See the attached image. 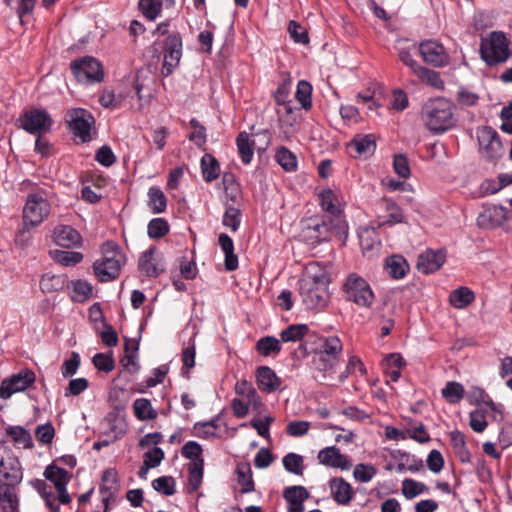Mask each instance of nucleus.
I'll return each mask as SVG.
<instances>
[{"label": "nucleus", "mask_w": 512, "mask_h": 512, "mask_svg": "<svg viewBox=\"0 0 512 512\" xmlns=\"http://www.w3.org/2000/svg\"><path fill=\"white\" fill-rule=\"evenodd\" d=\"M343 291L348 301L361 308H370L375 301V294L368 281L356 273L347 276Z\"/></svg>", "instance_id": "obj_3"}, {"label": "nucleus", "mask_w": 512, "mask_h": 512, "mask_svg": "<svg viewBox=\"0 0 512 512\" xmlns=\"http://www.w3.org/2000/svg\"><path fill=\"white\" fill-rule=\"evenodd\" d=\"M338 360L325 356V354H317L313 359L314 368L323 373L322 377L326 378L327 374H331Z\"/></svg>", "instance_id": "obj_57"}, {"label": "nucleus", "mask_w": 512, "mask_h": 512, "mask_svg": "<svg viewBox=\"0 0 512 512\" xmlns=\"http://www.w3.org/2000/svg\"><path fill=\"white\" fill-rule=\"evenodd\" d=\"M70 69L77 81L84 84L100 82L104 77L101 63L91 56H85L72 61Z\"/></svg>", "instance_id": "obj_5"}, {"label": "nucleus", "mask_w": 512, "mask_h": 512, "mask_svg": "<svg viewBox=\"0 0 512 512\" xmlns=\"http://www.w3.org/2000/svg\"><path fill=\"white\" fill-rule=\"evenodd\" d=\"M428 490L429 488L424 483L411 478H405L402 481L401 491L403 496L408 500H412Z\"/></svg>", "instance_id": "obj_47"}, {"label": "nucleus", "mask_w": 512, "mask_h": 512, "mask_svg": "<svg viewBox=\"0 0 512 512\" xmlns=\"http://www.w3.org/2000/svg\"><path fill=\"white\" fill-rule=\"evenodd\" d=\"M279 137L283 140H290L298 131L300 109L288 107L277 109Z\"/></svg>", "instance_id": "obj_12"}, {"label": "nucleus", "mask_w": 512, "mask_h": 512, "mask_svg": "<svg viewBox=\"0 0 512 512\" xmlns=\"http://www.w3.org/2000/svg\"><path fill=\"white\" fill-rule=\"evenodd\" d=\"M221 250L225 255V269L227 271H234L238 268V257L234 253L233 240L225 233H221L218 238Z\"/></svg>", "instance_id": "obj_27"}, {"label": "nucleus", "mask_w": 512, "mask_h": 512, "mask_svg": "<svg viewBox=\"0 0 512 512\" xmlns=\"http://www.w3.org/2000/svg\"><path fill=\"white\" fill-rule=\"evenodd\" d=\"M311 92L312 86L304 80L298 82L295 97L301 104L302 108H309L311 106Z\"/></svg>", "instance_id": "obj_63"}, {"label": "nucleus", "mask_w": 512, "mask_h": 512, "mask_svg": "<svg viewBox=\"0 0 512 512\" xmlns=\"http://www.w3.org/2000/svg\"><path fill=\"white\" fill-rule=\"evenodd\" d=\"M377 474V469L371 464L360 463L354 467L353 476L360 483L370 482Z\"/></svg>", "instance_id": "obj_58"}, {"label": "nucleus", "mask_w": 512, "mask_h": 512, "mask_svg": "<svg viewBox=\"0 0 512 512\" xmlns=\"http://www.w3.org/2000/svg\"><path fill=\"white\" fill-rule=\"evenodd\" d=\"M50 212L46 199L37 194L28 196L23 209L24 224H41Z\"/></svg>", "instance_id": "obj_10"}, {"label": "nucleus", "mask_w": 512, "mask_h": 512, "mask_svg": "<svg viewBox=\"0 0 512 512\" xmlns=\"http://www.w3.org/2000/svg\"><path fill=\"white\" fill-rule=\"evenodd\" d=\"M20 128L33 135H42L51 130L52 119L45 109H30L17 119Z\"/></svg>", "instance_id": "obj_6"}, {"label": "nucleus", "mask_w": 512, "mask_h": 512, "mask_svg": "<svg viewBox=\"0 0 512 512\" xmlns=\"http://www.w3.org/2000/svg\"><path fill=\"white\" fill-rule=\"evenodd\" d=\"M31 485L44 499L47 507H49V509L53 512H58L59 506L56 504V497L53 494L51 487H49L47 483L41 479L32 480Z\"/></svg>", "instance_id": "obj_40"}, {"label": "nucleus", "mask_w": 512, "mask_h": 512, "mask_svg": "<svg viewBox=\"0 0 512 512\" xmlns=\"http://www.w3.org/2000/svg\"><path fill=\"white\" fill-rule=\"evenodd\" d=\"M299 293L307 309H319L325 306L328 298L327 288L318 285L299 283Z\"/></svg>", "instance_id": "obj_15"}, {"label": "nucleus", "mask_w": 512, "mask_h": 512, "mask_svg": "<svg viewBox=\"0 0 512 512\" xmlns=\"http://www.w3.org/2000/svg\"><path fill=\"white\" fill-rule=\"evenodd\" d=\"M385 270L392 278L401 279L409 271V265L403 256L392 255L386 259Z\"/></svg>", "instance_id": "obj_30"}, {"label": "nucleus", "mask_w": 512, "mask_h": 512, "mask_svg": "<svg viewBox=\"0 0 512 512\" xmlns=\"http://www.w3.org/2000/svg\"><path fill=\"white\" fill-rule=\"evenodd\" d=\"M53 241L65 248L78 247L82 244V236L73 226H55L52 233Z\"/></svg>", "instance_id": "obj_20"}, {"label": "nucleus", "mask_w": 512, "mask_h": 512, "mask_svg": "<svg viewBox=\"0 0 512 512\" xmlns=\"http://www.w3.org/2000/svg\"><path fill=\"white\" fill-rule=\"evenodd\" d=\"M446 254L443 250H426L418 257L417 268L424 274L437 271L445 262Z\"/></svg>", "instance_id": "obj_19"}, {"label": "nucleus", "mask_w": 512, "mask_h": 512, "mask_svg": "<svg viewBox=\"0 0 512 512\" xmlns=\"http://www.w3.org/2000/svg\"><path fill=\"white\" fill-rule=\"evenodd\" d=\"M413 73L425 84L431 86L434 89H444V82L440 77V74L434 70L419 65L413 71Z\"/></svg>", "instance_id": "obj_34"}, {"label": "nucleus", "mask_w": 512, "mask_h": 512, "mask_svg": "<svg viewBox=\"0 0 512 512\" xmlns=\"http://www.w3.org/2000/svg\"><path fill=\"white\" fill-rule=\"evenodd\" d=\"M204 461H191L188 464V491L195 492L202 484Z\"/></svg>", "instance_id": "obj_35"}, {"label": "nucleus", "mask_w": 512, "mask_h": 512, "mask_svg": "<svg viewBox=\"0 0 512 512\" xmlns=\"http://www.w3.org/2000/svg\"><path fill=\"white\" fill-rule=\"evenodd\" d=\"M16 484H0V506L3 512H18V498L14 489Z\"/></svg>", "instance_id": "obj_29"}, {"label": "nucleus", "mask_w": 512, "mask_h": 512, "mask_svg": "<svg viewBox=\"0 0 512 512\" xmlns=\"http://www.w3.org/2000/svg\"><path fill=\"white\" fill-rule=\"evenodd\" d=\"M126 257L121 248L113 241H106L101 245V257L93 264V270L101 282H108L117 278Z\"/></svg>", "instance_id": "obj_2"}, {"label": "nucleus", "mask_w": 512, "mask_h": 512, "mask_svg": "<svg viewBox=\"0 0 512 512\" xmlns=\"http://www.w3.org/2000/svg\"><path fill=\"white\" fill-rule=\"evenodd\" d=\"M133 410L136 418L142 421L153 420L157 417V412L146 398L136 399L133 403Z\"/></svg>", "instance_id": "obj_45"}, {"label": "nucleus", "mask_w": 512, "mask_h": 512, "mask_svg": "<svg viewBox=\"0 0 512 512\" xmlns=\"http://www.w3.org/2000/svg\"><path fill=\"white\" fill-rule=\"evenodd\" d=\"M477 139L481 155L491 162L498 161L504 154V148L496 130L484 126L477 130Z\"/></svg>", "instance_id": "obj_7"}, {"label": "nucleus", "mask_w": 512, "mask_h": 512, "mask_svg": "<svg viewBox=\"0 0 512 512\" xmlns=\"http://www.w3.org/2000/svg\"><path fill=\"white\" fill-rule=\"evenodd\" d=\"M63 279L51 273H45L40 279V289L43 293H52L63 288Z\"/></svg>", "instance_id": "obj_52"}, {"label": "nucleus", "mask_w": 512, "mask_h": 512, "mask_svg": "<svg viewBox=\"0 0 512 512\" xmlns=\"http://www.w3.org/2000/svg\"><path fill=\"white\" fill-rule=\"evenodd\" d=\"M319 463L331 468L349 470L352 467V460L349 456L342 454L336 446H329L321 449L317 456Z\"/></svg>", "instance_id": "obj_16"}, {"label": "nucleus", "mask_w": 512, "mask_h": 512, "mask_svg": "<svg viewBox=\"0 0 512 512\" xmlns=\"http://www.w3.org/2000/svg\"><path fill=\"white\" fill-rule=\"evenodd\" d=\"M254 141L250 139L249 134L245 131L240 132L236 138V146L240 155L241 161L244 164H249L254 155Z\"/></svg>", "instance_id": "obj_32"}, {"label": "nucleus", "mask_w": 512, "mask_h": 512, "mask_svg": "<svg viewBox=\"0 0 512 512\" xmlns=\"http://www.w3.org/2000/svg\"><path fill=\"white\" fill-rule=\"evenodd\" d=\"M481 58L487 65L504 62L509 56V43L504 33L494 31L480 46Z\"/></svg>", "instance_id": "obj_4"}, {"label": "nucleus", "mask_w": 512, "mask_h": 512, "mask_svg": "<svg viewBox=\"0 0 512 512\" xmlns=\"http://www.w3.org/2000/svg\"><path fill=\"white\" fill-rule=\"evenodd\" d=\"M282 463L287 472L297 476L303 475L305 465L301 455L290 452L283 457Z\"/></svg>", "instance_id": "obj_46"}, {"label": "nucleus", "mask_w": 512, "mask_h": 512, "mask_svg": "<svg viewBox=\"0 0 512 512\" xmlns=\"http://www.w3.org/2000/svg\"><path fill=\"white\" fill-rule=\"evenodd\" d=\"M53 258L63 266H75L83 260V254L76 251L56 250Z\"/></svg>", "instance_id": "obj_56"}, {"label": "nucleus", "mask_w": 512, "mask_h": 512, "mask_svg": "<svg viewBox=\"0 0 512 512\" xmlns=\"http://www.w3.org/2000/svg\"><path fill=\"white\" fill-rule=\"evenodd\" d=\"M399 59L402 63L408 66L412 72L419 66L416 60L412 57V52L416 49V43L410 42L408 39H399L396 44Z\"/></svg>", "instance_id": "obj_31"}, {"label": "nucleus", "mask_w": 512, "mask_h": 512, "mask_svg": "<svg viewBox=\"0 0 512 512\" xmlns=\"http://www.w3.org/2000/svg\"><path fill=\"white\" fill-rule=\"evenodd\" d=\"M22 478L23 473L18 458L12 456L3 458L0 456V483L19 484Z\"/></svg>", "instance_id": "obj_17"}, {"label": "nucleus", "mask_w": 512, "mask_h": 512, "mask_svg": "<svg viewBox=\"0 0 512 512\" xmlns=\"http://www.w3.org/2000/svg\"><path fill=\"white\" fill-rule=\"evenodd\" d=\"M67 122L73 134L82 142L91 140L90 131L95 121L90 112L82 108L72 109L68 112Z\"/></svg>", "instance_id": "obj_8"}, {"label": "nucleus", "mask_w": 512, "mask_h": 512, "mask_svg": "<svg viewBox=\"0 0 512 512\" xmlns=\"http://www.w3.org/2000/svg\"><path fill=\"white\" fill-rule=\"evenodd\" d=\"M421 118L433 134H441L454 125L453 105L445 98L431 99L422 108Z\"/></svg>", "instance_id": "obj_1"}, {"label": "nucleus", "mask_w": 512, "mask_h": 512, "mask_svg": "<svg viewBox=\"0 0 512 512\" xmlns=\"http://www.w3.org/2000/svg\"><path fill=\"white\" fill-rule=\"evenodd\" d=\"M155 251V247H150L139 259V270L148 277H156L164 271V265Z\"/></svg>", "instance_id": "obj_21"}, {"label": "nucleus", "mask_w": 512, "mask_h": 512, "mask_svg": "<svg viewBox=\"0 0 512 512\" xmlns=\"http://www.w3.org/2000/svg\"><path fill=\"white\" fill-rule=\"evenodd\" d=\"M299 283H304L305 285H318L327 288L329 284V276L326 268L318 262L308 263L304 268Z\"/></svg>", "instance_id": "obj_18"}, {"label": "nucleus", "mask_w": 512, "mask_h": 512, "mask_svg": "<svg viewBox=\"0 0 512 512\" xmlns=\"http://www.w3.org/2000/svg\"><path fill=\"white\" fill-rule=\"evenodd\" d=\"M217 419L207 422H197L193 426V434L196 437L208 439L217 436Z\"/></svg>", "instance_id": "obj_53"}, {"label": "nucleus", "mask_w": 512, "mask_h": 512, "mask_svg": "<svg viewBox=\"0 0 512 512\" xmlns=\"http://www.w3.org/2000/svg\"><path fill=\"white\" fill-rule=\"evenodd\" d=\"M329 487L333 499L340 505H347L353 497L351 485L341 477L332 478Z\"/></svg>", "instance_id": "obj_24"}, {"label": "nucleus", "mask_w": 512, "mask_h": 512, "mask_svg": "<svg viewBox=\"0 0 512 512\" xmlns=\"http://www.w3.org/2000/svg\"><path fill=\"white\" fill-rule=\"evenodd\" d=\"M7 434L11 437L15 446L20 448H31V434L21 426H9L6 429Z\"/></svg>", "instance_id": "obj_41"}, {"label": "nucleus", "mask_w": 512, "mask_h": 512, "mask_svg": "<svg viewBox=\"0 0 512 512\" xmlns=\"http://www.w3.org/2000/svg\"><path fill=\"white\" fill-rule=\"evenodd\" d=\"M256 350L264 357L277 355L281 351V341L273 336L262 337L256 343Z\"/></svg>", "instance_id": "obj_37"}, {"label": "nucleus", "mask_w": 512, "mask_h": 512, "mask_svg": "<svg viewBox=\"0 0 512 512\" xmlns=\"http://www.w3.org/2000/svg\"><path fill=\"white\" fill-rule=\"evenodd\" d=\"M139 8L146 18H148L150 20H154L161 12L162 1L161 0H140Z\"/></svg>", "instance_id": "obj_60"}, {"label": "nucleus", "mask_w": 512, "mask_h": 512, "mask_svg": "<svg viewBox=\"0 0 512 512\" xmlns=\"http://www.w3.org/2000/svg\"><path fill=\"white\" fill-rule=\"evenodd\" d=\"M192 131L188 134V139L197 147L202 148L207 141L206 128L195 118L189 122Z\"/></svg>", "instance_id": "obj_49"}, {"label": "nucleus", "mask_w": 512, "mask_h": 512, "mask_svg": "<svg viewBox=\"0 0 512 512\" xmlns=\"http://www.w3.org/2000/svg\"><path fill=\"white\" fill-rule=\"evenodd\" d=\"M149 206L156 213H160L165 210L167 205L166 196L163 191L158 187H151L148 190Z\"/></svg>", "instance_id": "obj_55"}, {"label": "nucleus", "mask_w": 512, "mask_h": 512, "mask_svg": "<svg viewBox=\"0 0 512 512\" xmlns=\"http://www.w3.org/2000/svg\"><path fill=\"white\" fill-rule=\"evenodd\" d=\"M153 488L166 496L175 493V480L171 476H161L152 482Z\"/></svg>", "instance_id": "obj_61"}, {"label": "nucleus", "mask_w": 512, "mask_h": 512, "mask_svg": "<svg viewBox=\"0 0 512 512\" xmlns=\"http://www.w3.org/2000/svg\"><path fill=\"white\" fill-rule=\"evenodd\" d=\"M441 394L448 403L457 404L464 398L465 390L461 383L449 381L441 390Z\"/></svg>", "instance_id": "obj_43"}, {"label": "nucleus", "mask_w": 512, "mask_h": 512, "mask_svg": "<svg viewBox=\"0 0 512 512\" xmlns=\"http://www.w3.org/2000/svg\"><path fill=\"white\" fill-rule=\"evenodd\" d=\"M320 204L323 210L330 213L331 215H338L340 213V207L338 200L332 190H325L319 194Z\"/></svg>", "instance_id": "obj_54"}, {"label": "nucleus", "mask_w": 512, "mask_h": 512, "mask_svg": "<svg viewBox=\"0 0 512 512\" xmlns=\"http://www.w3.org/2000/svg\"><path fill=\"white\" fill-rule=\"evenodd\" d=\"M182 57V38L179 33L169 35L165 42L162 74L168 76L179 65Z\"/></svg>", "instance_id": "obj_11"}, {"label": "nucleus", "mask_w": 512, "mask_h": 512, "mask_svg": "<svg viewBox=\"0 0 512 512\" xmlns=\"http://www.w3.org/2000/svg\"><path fill=\"white\" fill-rule=\"evenodd\" d=\"M260 404V398L256 394V399L249 396H239L232 401L233 413L236 417L242 418L247 415L250 407L257 408Z\"/></svg>", "instance_id": "obj_38"}, {"label": "nucleus", "mask_w": 512, "mask_h": 512, "mask_svg": "<svg viewBox=\"0 0 512 512\" xmlns=\"http://www.w3.org/2000/svg\"><path fill=\"white\" fill-rule=\"evenodd\" d=\"M71 299L74 302H84L88 300L93 293V286L86 280H72L68 284Z\"/></svg>", "instance_id": "obj_28"}, {"label": "nucleus", "mask_w": 512, "mask_h": 512, "mask_svg": "<svg viewBox=\"0 0 512 512\" xmlns=\"http://www.w3.org/2000/svg\"><path fill=\"white\" fill-rule=\"evenodd\" d=\"M406 438H411L419 443H426L430 440V436L422 423H411L406 428Z\"/></svg>", "instance_id": "obj_62"}, {"label": "nucleus", "mask_w": 512, "mask_h": 512, "mask_svg": "<svg viewBox=\"0 0 512 512\" xmlns=\"http://www.w3.org/2000/svg\"><path fill=\"white\" fill-rule=\"evenodd\" d=\"M236 475L242 493H249L254 490L252 473L248 464H239L236 468Z\"/></svg>", "instance_id": "obj_48"}, {"label": "nucleus", "mask_w": 512, "mask_h": 512, "mask_svg": "<svg viewBox=\"0 0 512 512\" xmlns=\"http://www.w3.org/2000/svg\"><path fill=\"white\" fill-rule=\"evenodd\" d=\"M475 299L472 290L467 287H460L451 292L449 296L450 304L456 309H463L471 304Z\"/></svg>", "instance_id": "obj_36"}, {"label": "nucleus", "mask_w": 512, "mask_h": 512, "mask_svg": "<svg viewBox=\"0 0 512 512\" xmlns=\"http://www.w3.org/2000/svg\"><path fill=\"white\" fill-rule=\"evenodd\" d=\"M357 235L363 252L373 251L381 244L379 233L375 226H359Z\"/></svg>", "instance_id": "obj_26"}, {"label": "nucleus", "mask_w": 512, "mask_h": 512, "mask_svg": "<svg viewBox=\"0 0 512 512\" xmlns=\"http://www.w3.org/2000/svg\"><path fill=\"white\" fill-rule=\"evenodd\" d=\"M43 475L54 484L58 492L59 502L62 504L70 503L71 498L67 492V484L70 479L68 472L58 466L49 465L46 467Z\"/></svg>", "instance_id": "obj_13"}, {"label": "nucleus", "mask_w": 512, "mask_h": 512, "mask_svg": "<svg viewBox=\"0 0 512 512\" xmlns=\"http://www.w3.org/2000/svg\"><path fill=\"white\" fill-rule=\"evenodd\" d=\"M274 158L285 171L292 172L297 169V157L286 147L277 149Z\"/></svg>", "instance_id": "obj_44"}, {"label": "nucleus", "mask_w": 512, "mask_h": 512, "mask_svg": "<svg viewBox=\"0 0 512 512\" xmlns=\"http://www.w3.org/2000/svg\"><path fill=\"white\" fill-rule=\"evenodd\" d=\"M256 378L259 389L266 393L276 391L281 385L278 376L267 366H261L257 369Z\"/></svg>", "instance_id": "obj_25"}, {"label": "nucleus", "mask_w": 512, "mask_h": 512, "mask_svg": "<svg viewBox=\"0 0 512 512\" xmlns=\"http://www.w3.org/2000/svg\"><path fill=\"white\" fill-rule=\"evenodd\" d=\"M403 459H407V464L399 462L397 464V471L399 473L409 471L411 473H417L423 469V461L415 456H411L408 453L402 454Z\"/></svg>", "instance_id": "obj_64"}, {"label": "nucleus", "mask_w": 512, "mask_h": 512, "mask_svg": "<svg viewBox=\"0 0 512 512\" xmlns=\"http://www.w3.org/2000/svg\"><path fill=\"white\" fill-rule=\"evenodd\" d=\"M283 497L287 502L288 512H304V502L309 493L303 486H290L284 490Z\"/></svg>", "instance_id": "obj_22"}, {"label": "nucleus", "mask_w": 512, "mask_h": 512, "mask_svg": "<svg viewBox=\"0 0 512 512\" xmlns=\"http://www.w3.org/2000/svg\"><path fill=\"white\" fill-rule=\"evenodd\" d=\"M201 172L206 182H212L219 177L220 165L213 155L209 153L203 155L201 158Z\"/></svg>", "instance_id": "obj_33"}, {"label": "nucleus", "mask_w": 512, "mask_h": 512, "mask_svg": "<svg viewBox=\"0 0 512 512\" xmlns=\"http://www.w3.org/2000/svg\"><path fill=\"white\" fill-rule=\"evenodd\" d=\"M35 382V373L24 369L5 378L0 385V397L10 398L13 394L24 391Z\"/></svg>", "instance_id": "obj_9"}, {"label": "nucleus", "mask_w": 512, "mask_h": 512, "mask_svg": "<svg viewBox=\"0 0 512 512\" xmlns=\"http://www.w3.org/2000/svg\"><path fill=\"white\" fill-rule=\"evenodd\" d=\"M320 347L322 350L319 354H325V356L338 360L342 351V342L337 336H329L322 339Z\"/></svg>", "instance_id": "obj_50"}, {"label": "nucleus", "mask_w": 512, "mask_h": 512, "mask_svg": "<svg viewBox=\"0 0 512 512\" xmlns=\"http://www.w3.org/2000/svg\"><path fill=\"white\" fill-rule=\"evenodd\" d=\"M102 431L110 436L112 440L122 438L127 430V425L123 417L116 413H109L101 423Z\"/></svg>", "instance_id": "obj_23"}, {"label": "nucleus", "mask_w": 512, "mask_h": 512, "mask_svg": "<svg viewBox=\"0 0 512 512\" xmlns=\"http://www.w3.org/2000/svg\"><path fill=\"white\" fill-rule=\"evenodd\" d=\"M309 332L306 324H291L280 332V341L284 343L298 342Z\"/></svg>", "instance_id": "obj_39"}, {"label": "nucleus", "mask_w": 512, "mask_h": 512, "mask_svg": "<svg viewBox=\"0 0 512 512\" xmlns=\"http://www.w3.org/2000/svg\"><path fill=\"white\" fill-rule=\"evenodd\" d=\"M419 53L426 63L436 67H443L448 63L449 57L443 45L435 40H426L419 44Z\"/></svg>", "instance_id": "obj_14"}, {"label": "nucleus", "mask_w": 512, "mask_h": 512, "mask_svg": "<svg viewBox=\"0 0 512 512\" xmlns=\"http://www.w3.org/2000/svg\"><path fill=\"white\" fill-rule=\"evenodd\" d=\"M375 141L372 135L356 136L349 145L350 150H354L357 155H368L375 150Z\"/></svg>", "instance_id": "obj_42"}, {"label": "nucleus", "mask_w": 512, "mask_h": 512, "mask_svg": "<svg viewBox=\"0 0 512 512\" xmlns=\"http://www.w3.org/2000/svg\"><path fill=\"white\" fill-rule=\"evenodd\" d=\"M102 486L100 492L104 495L103 502L105 505L108 503V496H110L111 490H115L117 487V473L114 469H107L102 475Z\"/></svg>", "instance_id": "obj_51"}, {"label": "nucleus", "mask_w": 512, "mask_h": 512, "mask_svg": "<svg viewBox=\"0 0 512 512\" xmlns=\"http://www.w3.org/2000/svg\"><path fill=\"white\" fill-rule=\"evenodd\" d=\"M322 226H302L300 240L308 245H316L322 241L320 228ZM327 228L328 226H324Z\"/></svg>", "instance_id": "obj_59"}]
</instances>
